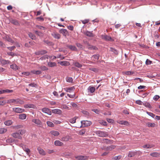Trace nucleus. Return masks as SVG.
Wrapping results in <instances>:
<instances>
[{"instance_id": "48", "label": "nucleus", "mask_w": 160, "mask_h": 160, "mask_svg": "<svg viewBox=\"0 0 160 160\" xmlns=\"http://www.w3.org/2000/svg\"><path fill=\"white\" fill-rule=\"evenodd\" d=\"M66 80L67 81L69 82H72L73 81L72 78L71 77H67Z\"/></svg>"}, {"instance_id": "44", "label": "nucleus", "mask_w": 160, "mask_h": 160, "mask_svg": "<svg viewBox=\"0 0 160 160\" xmlns=\"http://www.w3.org/2000/svg\"><path fill=\"white\" fill-rule=\"evenodd\" d=\"M147 125L148 127H155V124L154 123H151L150 122H148L147 123Z\"/></svg>"}, {"instance_id": "45", "label": "nucleus", "mask_w": 160, "mask_h": 160, "mask_svg": "<svg viewBox=\"0 0 160 160\" xmlns=\"http://www.w3.org/2000/svg\"><path fill=\"white\" fill-rule=\"evenodd\" d=\"M11 22L15 25H18L19 24V23L18 21L14 19L12 20L11 21Z\"/></svg>"}, {"instance_id": "43", "label": "nucleus", "mask_w": 160, "mask_h": 160, "mask_svg": "<svg viewBox=\"0 0 160 160\" xmlns=\"http://www.w3.org/2000/svg\"><path fill=\"white\" fill-rule=\"evenodd\" d=\"M74 65L75 67H77L78 68H81L82 66V65L78 62H75L74 63Z\"/></svg>"}, {"instance_id": "47", "label": "nucleus", "mask_w": 160, "mask_h": 160, "mask_svg": "<svg viewBox=\"0 0 160 160\" xmlns=\"http://www.w3.org/2000/svg\"><path fill=\"white\" fill-rule=\"evenodd\" d=\"M40 68L42 71H46L48 70V68L44 66H41Z\"/></svg>"}, {"instance_id": "10", "label": "nucleus", "mask_w": 160, "mask_h": 160, "mask_svg": "<svg viewBox=\"0 0 160 160\" xmlns=\"http://www.w3.org/2000/svg\"><path fill=\"white\" fill-rule=\"evenodd\" d=\"M70 139V137L69 135H66L62 137L61 140L62 142L68 141Z\"/></svg>"}, {"instance_id": "22", "label": "nucleus", "mask_w": 160, "mask_h": 160, "mask_svg": "<svg viewBox=\"0 0 160 160\" xmlns=\"http://www.w3.org/2000/svg\"><path fill=\"white\" fill-rule=\"evenodd\" d=\"M154 146V145L152 144H147L145 145H144L142 146V147L143 148L146 149H149L151 148Z\"/></svg>"}, {"instance_id": "16", "label": "nucleus", "mask_w": 160, "mask_h": 160, "mask_svg": "<svg viewBox=\"0 0 160 160\" xmlns=\"http://www.w3.org/2000/svg\"><path fill=\"white\" fill-rule=\"evenodd\" d=\"M84 33L86 36L89 37H92L94 36V35L93 34L92 32L87 31L84 32Z\"/></svg>"}, {"instance_id": "36", "label": "nucleus", "mask_w": 160, "mask_h": 160, "mask_svg": "<svg viewBox=\"0 0 160 160\" xmlns=\"http://www.w3.org/2000/svg\"><path fill=\"white\" fill-rule=\"evenodd\" d=\"M143 104L146 107L148 108H152V107L151 106L150 104L148 102H146L144 103H143Z\"/></svg>"}, {"instance_id": "2", "label": "nucleus", "mask_w": 160, "mask_h": 160, "mask_svg": "<svg viewBox=\"0 0 160 160\" xmlns=\"http://www.w3.org/2000/svg\"><path fill=\"white\" fill-rule=\"evenodd\" d=\"M24 103V102L22 100L18 98L16 99H10L8 100L7 101V103H8L11 105L12 104H23Z\"/></svg>"}, {"instance_id": "27", "label": "nucleus", "mask_w": 160, "mask_h": 160, "mask_svg": "<svg viewBox=\"0 0 160 160\" xmlns=\"http://www.w3.org/2000/svg\"><path fill=\"white\" fill-rule=\"evenodd\" d=\"M1 63L3 65L9 64L10 62L9 60H6L4 59H2L1 61Z\"/></svg>"}, {"instance_id": "50", "label": "nucleus", "mask_w": 160, "mask_h": 160, "mask_svg": "<svg viewBox=\"0 0 160 160\" xmlns=\"http://www.w3.org/2000/svg\"><path fill=\"white\" fill-rule=\"evenodd\" d=\"M110 50L112 52H113L116 54H118V52L115 49L113 48H110Z\"/></svg>"}, {"instance_id": "52", "label": "nucleus", "mask_w": 160, "mask_h": 160, "mask_svg": "<svg viewBox=\"0 0 160 160\" xmlns=\"http://www.w3.org/2000/svg\"><path fill=\"white\" fill-rule=\"evenodd\" d=\"M89 69L95 72H97L98 71L97 68H90Z\"/></svg>"}, {"instance_id": "33", "label": "nucleus", "mask_w": 160, "mask_h": 160, "mask_svg": "<svg viewBox=\"0 0 160 160\" xmlns=\"http://www.w3.org/2000/svg\"><path fill=\"white\" fill-rule=\"evenodd\" d=\"M88 90H89L91 93H93L94 92L95 89L94 87L89 86L88 88Z\"/></svg>"}, {"instance_id": "6", "label": "nucleus", "mask_w": 160, "mask_h": 160, "mask_svg": "<svg viewBox=\"0 0 160 160\" xmlns=\"http://www.w3.org/2000/svg\"><path fill=\"white\" fill-rule=\"evenodd\" d=\"M32 122L38 126H41L42 125V123L39 119H33L32 120Z\"/></svg>"}, {"instance_id": "64", "label": "nucleus", "mask_w": 160, "mask_h": 160, "mask_svg": "<svg viewBox=\"0 0 160 160\" xmlns=\"http://www.w3.org/2000/svg\"><path fill=\"white\" fill-rule=\"evenodd\" d=\"M92 111L95 112L96 113L98 114H99L100 112V111L97 109H93Z\"/></svg>"}, {"instance_id": "23", "label": "nucleus", "mask_w": 160, "mask_h": 160, "mask_svg": "<svg viewBox=\"0 0 160 160\" xmlns=\"http://www.w3.org/2000/svg\"><path fill=\"white\" fill-rule=\"evenodd\" d=\"M27 117V115L26 114L22 113L19 115V118L21 120H24Z\"/></svg>"}, {"instance_id": "51", "label": "nucleus", "mask_w": 160, "mask_h": 160, "mask_svg": "<svg viewBox=\"0 0 160 160\" xmlns=\"http://www.w3.org/2000/svg\"><path fill=\"white\" fill-rule=\"evenodd\" d=\"M86 132V130L84 129H82L79 132V134L81 135H83Z\"/></svg>"}, {"instance_id": "4", "label": "nucleus", "mask_w": 160, "mask_h": 160, "mask_svg": "<svg viewBox=\"0 0 160 160\" xmlns=\"http://www.w3.org/2000/svg\"><path fill=\"white\" fill-rule=\"evenodd\" d=\"M81 126L80 128L87 127L90 125L92 122H91L88 121H82L81 122Z\"/></svg>"}, {"instance_id": "26", "label": "nucleus", "mask_w": 160, "mask_h": 160, "mask_svg": "<svg viewBox=\"0 0 160 160\" xmlns=\"http://www.w3.org/2000/svg\"><path fill=\"white\" fill-rule=\"evenodd\" d=\"M48 65L50 67H53L56 66V63L55 62H48Z\"/></svg>"}, {"instance_id": "30", "label": "nucleus", "mask_w": 160, "mask_h": 160, "mask_svg": "<svg viewBox=\"0 0 160 160\" xmlns=\"http://www.w3.org/2000/svg\"><path fill=\"white\" fill-rule=\"evenodd\" d=\"M103 142L107 144H112L113 143L112 140H110L108 139H103Z\"/></svg>"}, {"instance_id": "38", "label": "nucleus", "mask_w": 160, "mask_h": 160, "mask_svg": "<svg viewBox=\"0 0 160 160\" xmlns=\"http://www.w3.org/2000/svg\"><path fill=\"white\" fill-rule=\"evenodd\" d=\"M7 129L4 128H0V134H2L7 131Z\"/></svg>"}, {"instance_id": "24", "label": "nucleus", "mask_w": 160, "mask_h": 160, "mask_svg": "<svg viewBox=\"0 0 160 160\" xmlns=\"http://www.w3.org/2000/svg\"><path fill=\"white\" fill-rule=\"evenodd\" d=\"M50 133L54 136H57L59 135V133L58 131L54 130L51 131Z\"/></svg>"}, {"instance_id": "9", "label": "nucleus", "mask_w": 160, "mask_h": 160, "mask_svg": "<svg viewBox=\"0 0 160 160\" xmlns=\"http://www.w3.org/2000/svg\"><path fill=\"white\" fill-rule=\"evenodd\" d=\"M88 157L87 156H75V158L78 160H87Z\"/></svg>"}, {"instance_id": "11", "label": "nucleus", "mask_w": 160, "mask_h": 160, "mask_svg": "<svg viewBox=\"0 0 160 160\" xmlns=\"http://www.w3.org/2000/svg\"><path fill=\"white\" fill-rule=\"evenodd\" d=\"M58 63L62 66H68L70 65L69 62L66 61H60L58 62Z\"/></svg>"}, {"instance_id": "42", "label": "nucleus", "mask_w": 160, "mask_h": 160, "mask_svg": "<svg viewBox=\"0 0 160 160\" xmlns=\"http://www.w3.org/2000/svg\"><path fill=\"white\" fill-rule=\"evenodd\" d=\"M28 35L29 37L32 39H35L36 38L35 36L31 33H29L28 34Z\"/></svg>"}, {"instance_id": "53", "label": "nucleus", "mask_w": 160, "mask_h": 160, "mask_svg": "<svg viewBox=\"0 0 160 160\" xmlns=\"http://www.w3.org/2000/svg\"><path fill=\"white\" fill-rule=\"evenodd\" d=\"M146 112L148 115L150 116L153 118H154V117L155 116V115L152 113L149 112Z\"/></svg>"}, {"instance_id": "35", "label": "nucleus", "mask_w": 160, "mask_h": 160, "mask_svg": "<svg viewBox=\"0 0 160 160\" xmlns=\"http://www.w3.org/2000/svg\"><path fill=\"white\" fill-rule=\"evenodd\" d=\"M136 152H130L128 155V156L130 157H132L134 156L136 154Z\"/></svg>"}, {"instance_id": "37", "label": "nucleus", "mask_w": 160, "mask_h": 160, "mask_svg": "<svg viewBox=\"0 0 160 160\" xmlns=\"http://www.w3.org/2000/svg\"><path fill=\"white\" fill-rule=\"evenodd\" d=\"M22 127H23L22 126V125H18L13 126V128H14L15 129H16V130L20 128H22Z\"/></svg>"}, {"instance_id": "60", "label": "nucleus", "mask_w": 160, "mask_h": 160, "mask_svg": "<svg viewBox=\"0 0 160 160\" xmlns=\"http://www.w3.org/2000/svg\"><path fill=\"white\" fill-rule=\"evenodd\" d=\"M81 21L82 23L85 24L88 23L89 22V20L88 19H85L84 20H82Z\"/></svg>"}, {"instance_id": "18", "label": "nucleus", "mask_w": 160, "mask_h": 160, "mask_svg": "<svg viewBox=\"0 0 160 160\" xmlns=\"http://www.w3.org/2000/svg\"><path fill=\"white\" fill-rule=\"evenodd\" d=\"M47 52L44 50H42L36 52L35 53L36 55H43L47 53Z\"/></svg>"}, {"instance_id": "41", "label": "nucleus", "mask_w": 160, "mask_h": 160, "mask_svg": "<svg viewBox=\"0 0 160 160\" xmlns=\"http://www.w3.org/2000/svg\"><path fill=\"white\" fill-rule=\"evenodd\" d=\"M76 118L75 117L72 118L70 119L69 120V122L72 123H74L76 122Z\"/></svg>"}, {"instance_id": "5", "label": "nucleus", "mask_w": 160, "mask_h": 160, "mask_svg": "<svg viewBox=\"0 0 160 160\" xmlns=\"http://www.w3.org/2000/svg\"><path fill=\"white\" fill-rule=\"evenodd\" d=\"M13 112L17 113H22L24 111V109L19 108H12Z\"/></svg>"}, {"instance_id": "56", "label": "nucleus", "mask_w": 160, "mask_h": 160, "mask_svg": "<svg viewBox=\"0 0 160 160\" xmlns=\"http://www.w3.org/2000/svg\"><path fill=\"white\" fill-rule=\"evenodd\" d=\"M48 58V55H45L43 56L42 57L40 58V59L41 60H45L46 59Z\"/></svg>"}, {"instance_id": "25", "label": "nucleus", "mask_w": 160, "mask_h": 160, "mask_svg": "<svg viewBox=\"0 0 160 160\" xmlns=\"http://www.w3.org/2000/svg\"><path fill=\"white\" fill-rule=\"evenodd\" d=\"M35 107V106L33 104H27L24 105V107L25 108H34Z\"/></svg>"}, {"instance_id": "49", "label": "nucleus", "mask_w": 160, "mask_h": 160, "mask_svg": "<svg viewBox=\"0 0 160 160\" xmlns=\"http://www.w3.org/2000/svg\"><path fill=\"white\" fill-rule=\"evenodd\" d=\"M35 33H36L37 35H38L39 36L42 37L43 35V34L42 33L40 32H39L37 31H35Z\"/></svg>"}, {"instance_id": "55", "label": "nucleus", "mask_w": 160, "mask_h": 160, "mask_svg": "<svg viewBox=\"0 0 160 160\" xmlns=\"http://www.w3.org/2000/svg\"><path fill=\"white\" fill-rule=\"evenodd\" d=\"M61 108L65 109H69V107L66 104H63L62 105Z\"/></svg>"}, {"instance_id": "39", "label": "nucleus", "mask_w": 160, "mask_h": 160, "mask_svg": "<svg viewBox=\"0 0 160 160\" xmlns=\"http://www.w3.org/2000/svg\"><path fill=\"white\" fill-rule=\"evenodd\" d=\"M22 149L26 152L27 154L28 155L30 152V149L28 148H26V147H23Z\"/></svg>"}, {"instance_id": "57", "label": "nucleus", "mask_w": 160, "mask_h": 160, "mask_svg": "<svg viewBox=\"0 0 160 160\" xmlns=\"http://www.w3.org/2000/svg\"><path fill=\"white\" fill-rule=\"evenodd\" d=\"M76 45L78 47L80 48V49H83L82 45L80 43H77L76 44Z\"/></svg>"}, {"instance_id": "3", "label": "nucleus", "mask_w": 160, "mask_h": 160, "mask_svg": "<svg viewBox=\"0 0 160 160\" xmlns=\"http://www.w3.org/2000/svg\"><path fill=\"white\" fill-rule=\"evenodd\" d=\"M96 134L100 137H106L108 136V134L107 132L100 131H96Z\"/></svg>"}, {"instance_id": "34", "label": "nucleus", "mask_w": 160, "mask_h": 160, "mask_svg": "<svg viewBox=\"0 0 160 160\" xmlns=\"http://www.w3.org/2000/svg\"><path fill=\"white\" fill-rule=\"evenodd\" d=\"M4 124L7 126H9L12 124V121L9 120L5 121L4 122Z\"/></svg>"}, {"instance_id": "46", "label": "nucleus", "mask_w": 160, "mask_h": 160, "mask_svg": "<svg viewBox=\"0 0 160 160\" xmlns=\"http://www.w3.org/2000/svg\"><path fill=\"white\" fill-rule=\"evenodd\" d=\"M47 123L48 126L49 127H52L54 126V124H53V123L50 121H47Z\"/></svg>"}, {"instance_id": "59", "label": "nucleus", "mask_w": 160, "mask_h": 160, "mask_svg": "<svg viewBox=\"0 0 160 160\" xmlns=\"http://www.w3.org/2000/svg\"><path fill=\"white\" fill-rule=\"evenodd\" d=\"M7 103L6 101H0V106H3Z\"/></svg>"}, {"instance_id": "54", "label": "nucleus", "mask_w": 160, "mask_h": 160, "mask_svg": "<svg viewBox=\"0 0 160 160\" xmlns=\"http://www.w3.org/2000/svg\"><path fill=\"white\" fill-rule=\"evenodd\" d=\"M6 142L8 143H12L13 141V140L11 138H9L8 139H7Z\"/></svg>"}, {"instance_id": "17", "label": "nucleus", "mask_w": 160, "mask_h": 160, "mask_svg": "<svg viewBox=\"0 0 160 160\" xmlns=\"http://www.w3.org/2000/svg\"><path fill=\"white\" fill-rule=\"evenodd\" d=\"M52 112L53 113L55 114H61L62 113V111L59 109H55L52 110Z\"/></svg>"}, {"instance_id": "63", "label": "nucleus", "mask_w": 160, "mask_h": 160, "mask_svg": "<svg viewBox=\"0 0 160 160\" xmlns=\"http://www.w3.org/2000/svg\"><path fill=\"white\" fill-rule=\"evenodd\" d=\"M160 98V97L158 95H155L153 98V99L155 101L157 100Z\"/></svg>"}, {"instance_id": "61", "label": "nucleus", "mask_w": 160, "mask_h": 160, "mask_svg": "<svg viewBox=\"0 0 160 160\" xmlns=\"http://www.w3.org/2000/svg\"><path fill=\"white\" fill-rule=\"evenodd\" d=\"M48 58L51 60H53L56 58V57L54 56H48Z\"/></svg>"}, {"instance_id": "13", "label": "nucleus", "mask_w": 160, "mask_h": 160, "mask_svg": "<svg viewBox=\"0 0 160 160\" xmlns=\"http://www.w3.org/2000/svg\"><path fill=\"white\" fill-rule=\"evenodd\" d=\"M117 122L120 124L126 126H128L129 124L128 122L126 121L118 120Z\"/></svg>"}, {"instance_id": "8", "label": "nucleus", "mask_w": 160, "mask_h": 160, "mask_svg": "<svg viewBox=\"0 0 160 160\" xmlns=\"http://www.w3.org/2000/svg\"><path fill=\"white\" fill-rule=\"evenodd\" d=\"M42 111L43 112L49 115H51L52 114V112L50 109L47 108H42Z\"/></svg>"}, {"instance_id": "19", "label": "nucleus", "mask_w": 160, "mask_h": 160, "mask_svg": "<svg viewBox=\"0 0 160 160\" xmlns=\"http://www.w3.org/2000/svg\"><path fill=\"white\" fill-rule=\"evenodd\" d=\"M10 68L15 71L19 70L20 68L19 67L15 64L11 65Z\"/></svg>"}, {"instance_id": "7", "label": "nucleus", "mask_w": 160, "mask_h": 160, "mask_svg": "<svg viewBox=\"0 0 160 160\" xmlns=\"http://www.w3.org/2000/svg\"><path fill=\"white\" fill-rule=\"evenodd\" d=\"M52 35L55 39H58L61 38V35L56 32H53L51 34Z\"/></svg>"}, {"instance_id": "58", "label": "nucleus", "mask_w": 160, "mask_h": 160, "mask_svg": "<svg viewBox=\"0 0 160 160\" xmlns=\"http://www.w3.org/2000/svg\"><path fill=\"white\" fill-rule=\"evenodd\" d=\"M121 158V156H115L112 158V160H117L120 159Z\"/></svg>"}, {"instance_id": "62", "label": "nucleus", "mask_w": 160, "mask_h": 160, "mask_svg": "<svg viewBox=\"0 0 160 160\" xmlns=\"http://www.w3.org/2000/svg\"><path fill=\"white\" fill-rule=\"evenodd\" d=\"M67 96L70 98H74L75 96V94H74L73 95H71L69 94H67Z\"/></svg>"}, {"instance_id": "12", "label": "nucleus", "mask_w": 160, "mask_h": 160, "mask_svg": "<svg viewBox=\"0 0 160 160\" xmlns=\"http://www.w3.org/2000/svg\"><path fill=\"white\" fill-rule=\"evenodd\" d=\"M66 46L72 51H77L78 50L77 48L75 46L67 45Z\"/></svg>"}, {"instance_id": "31", "label": "nucleus", "mask_w": 160, "mask_h": 160, "mask_svg": "<svg viewBox=\"0 0 160 160\" xmlns=\"http://www.w3.org/2000/svg\"><path fill=\"white\" fill-rule=\"evenodd\" d=\"M74 89L73 87L70 88H64L66 92H71L72 91H73Z\"/></svg>"}, {"instance_id": "32", "label": "nucleus", "mask_w": 160, "mask_h": 160, "mask_svg": "<svg viewBox=\"0 0 160 160\" xmlns=\"http://www.w3.org/2000/svg\"><path fill=\"white\" fill-rule=\"evenodd\" d=\"M31 72L33 74H39L41 73L42 72L40 70L36 71L35 70H33L31 71Z\"/></svg>"}, {"instance_id": "14", "label": "nucleus", "mask_w": 160, "mask_h": 160, "mask_svg": "<svg viewBox=\"0 0 160 160\" xmlns=\"http://www.w3.org/2000/svg\"><path fill=\"white\" fill-rule=\"evenodd\" d=\"M101 38L103 39L106 41H110L111 39L110 37L107 35H102Z\"/></svg>"}, {"instance_id": "20", "label": "nucleus", "mask_w": 160, "mask_h": 160, "mask_svg": "<svg viewBox=\"0 0 160 160\" xmlns=\"http://www.w3.org/2000/svg\"><path fill=\"white\" fill-rule=\"evenodd\" d=\"M54 145L56 146H61L63 145V143L59 140H56L54 142Z\"/></svg>"}, {"instance_id": "15", "label": "nucleus", "mask_w": 160, "mask_h": 160, "mask_svg": "<svg viewBox=\"0 0 160 160\" xmlns=\"http://www.w3.org/2000/svg\"><path fill=\"white\" fill-rule=\"evenodd\" d=\"M60 33H62L64 36H66L68 34V32L67 30L64 29H62L59 30Z\"/></svg>"}, {"instance_id": "29", "label": "nucleus", "mask_w": 160, "mask_h": 160, "mask_svg": "<svg viewBox=\"0 0 160 160\" xmlns=\"http://www.w3.org/2000/svg\"><path fill=\"white\" fill-rule=\"evenodd\" d=\"M99 54H96L92 55V58L93 60L95 61L96 60H98L99 58Z\"/></svg>"}, {"instance_id": "40", "label": "nucleus", "mask_w": 160, "mask_h": 160, "mask_svg": "<svg viewBox=\"0 0 160 160\" xmlns=\"http://www.w3.org/2000/svg\"><path fill=\"white\" fill-rule=\"evenodd\" d=\"M5 40L6 41L12 43H13L14 42V41L8 36H6V37Z\"/></svg>"}, {"instance_id": "21", "label": "nucleus", "mask_w": 160, "mask_h": 160, "mask_svg": "<svg viewBox=\"0 0 160 160\" xmlns=\"http://www.w3.org/2000/svg\"><path fill=\"white\" fill-rule=\"evenodd\" d=\"M38 150L39 152V153L42 155H46V153L44 150L40 148H38Z\"/></svg>"}, {"instance_id": "28", "label": "nucleus", "mask_w": 160, "mask_h": 160, "mask_svg": "<svg viewBox=\"0 0 160 160\" xmlns=\"http://www.w3.org/2000/svg\"><path fill=\"white\" fill-rule=\"evenodd\" d=\"M150 155L152 157H159L160 154L157 152H153L151 153Z\"/></svg>"}, {"instance_id": "1", "label": "nucleus", "mask_w": 160, "mask_h": 160, "mask_svg": "<svg viewBox=\"0 0 160 160\" xmlns=\"http://www.w3.org/2000/svg\"><path fill=\"white\" fill-rule=\"evenodd\" d=\"M26 130L24 129H21L18 131V132H15L12 133L11 136L13 138H18L20 139H22V138L21 135H23L25 133Z\"/></svg>"}]
</instances>
